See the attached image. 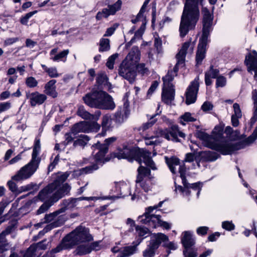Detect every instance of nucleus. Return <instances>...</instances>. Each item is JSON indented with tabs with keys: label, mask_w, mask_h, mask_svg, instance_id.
<instances>
[{
	"label": "nucleus",
	"mask_w": 257,
	"mask_h": 257,
	"mask_svg": "<svg viewBox=\"0 0 257 257\" xmlns=\"http://www.w3.org/2000/svg\"><path fill=\"white\" fill-rule=\"evenodd\" d=\"M223 128L221 125L216 126L212 135L198 131L196 135L200 139L204 145L209 148L217 151L223 155H228L234 151L241 149L240 145L234 144L229 140L222 138Z\"/></svg>",
	"instance_id": "obj_1"
},
{
	"label": "nucleus",
	"mask_w": 257,
	"mask_h": 257,
	"mask_svg": "<svg viewBox=\"0 0 257 257\" xmlns=\"http://www.w3.org/2000/svg\"><path fill=\"white\" fill-rule=\"evenodd\" d=\"M194 45L190 42L184 43L179 52L176 55L177 63L173 68V71H169L167 74L163 78L164 86L162 93V99L166 104H171L174 99L175 89L171 81L175 76L179 69L185 65L186 55L188 53L191 54L193 51Z\"/></svg>",
	"instance_id": "obj_2"
},
{
	"label": "nucleus",
	"mask_w": 257,
	"mask_h": 257,
	"mask_svg": "<svg viewBox=\"0 0 257 257\" xmlns=\"http://www.w3.org/2000/svg\"><path fill=\"white\" fill-rule=\"evenodd\" d=\"M203 0H185L179 27L180 36L184 37L189 30L195 29L200 17L198 4Z\"/></svg>",
	"instance_id": "obj_3"
},
{
	"label": "nucleus",
	"mask_w": 257,
	"mask_h": 257,
	"mask_svg": "<svg viewBox=\"0 0 257 257\" xmlns=\"http://www.w3.org/2000/svg\"><path fill=\"white\" fill-rule=\"evenodd\" d=\"M116 157L119 159H126L130 162L136 160L140 164L143 162L153 170H157L158 169L152 159L151 152L146 150L135 149L132 146L124 145L118 149Z\"/></svg>",
	"instance_id": "obj_4"
},
{
	"label": "nucleus",
	"mask_w": 257,
	"mask_h": 257,
	"mask_svg": "<svg viewBox=\"0 0 257 257\" xmlns=\"http://www.w3.org/2000/svg\"><path fill=\"white\" fill-rule=\"evenodd\" d=\"M41 151V144L39 139L36 138L30 162L22 167L17 173L13 176L12 179L20 181L31 177L38 169L41 158L39 157Z\"/></svg>",
	"instance_id": "obj_5"
},
{
	"label": "nucleus",
	"mask_w": 257,
	"mask_h": 257,
	"mask_svg": "<svg viewBox=\"0 0 257 257\" xmlns=\"http://www.w3.org/2000/svg\"><path fill=\"white\" fill-rule=\"evenodd\" d=\"M92 239V237L89 233L88 229L85 227L79 226L66 236L61 244L53 249L52 252H58L63 249L69 248L80 242L89 241Z\"/></svg>",
	"instance_id": "obj_6"
},
{
	"label": "nucleus",
	"mask_w": 257,
	"mask_h": 257,
	"mask_svg": "<svg viewBox=\"0 0 257 257\" xmlns=\"http://www.w3.org/2000/svg\"><path fill=\"white\" fill-rule=\"evenodd\" d=\"M203 13V33L199 40L198 50L196 53V61L197 65H200L205 56L206 46L208 37L212 30L213 16L209 10L206 8L202 9Z\"/></svg>",
	"instance_id": "obj_7"
},
{
	"label": "nucleus",
	"mask_w": 257,
	"mask_h": 257,
	"mask_svg": "<svg viewBox=\"0 0 257 257\" xmlns=\"http://www.w3.org/2000/svg\"><path fill=\"white\" fill-rule=\"evenodd\" d=\"M141 52L138 47H134L121 63L119 68V74L130 81L136 77V65L140 61Z\"/></svg>",
	"instance_id": "obj_8"
},
{
	"label": "nucleus",
	"mask_w": 257,
	"mask_h": 257,
	"mask_svg": "<svg viewBox=\"0 0 257 257\" xmlns=\"http://www.w3.org/2000/svg\"><path fill=\"white\" fill-rule=\"evenodd\" d=\"M83 100L91 107L103 109H113L115 104L112 97L104 91H94L86 94Z\"/></svg>",
	"instance_id": "obj_9"
},
{
	"label": "nucleus",
	"mask_w": 257,
	"mask_h": 257,
	"mask_svg": "<svg viewBox=\"0 0 257 257\" xmlns=\"http://www.w3.org/2000/svg\"><path fill=\"white\" fill-rule=\"evenodd\" d=\"M165 159L166 162L172 173L176 174L178 172L180 174V177L182 179L184 186L187 188H190V189L191 188L194 190L197 191V195L198 197L202 187L201 183H188L185 178L186 167L184 164H180L179 160L176 157H172L171 158L166 157Z\"/></svg>",
	"instance_id": "obj_10"
},
{
	"label": "nucleus",
	"mask_w": 257,
	"mask_h": 257,
	"mask_svg": "<svg viewBox=\"0 0 257 257\" xmlns=\"http://www.w3.org/2000/svg\"><path fill=\"white\" fill-rule=\"evenodd\" d=\"M69 174L67 172L58 174L55 181L47 185L39 193V197L42 200L48 199L52 193L67 180Z\"/></svg>",
	"instance_id": "obj_11"
},
{
	"label": "nucleus",
	"mask_w": 257,
	"mask_h": 257,
	"mask_svg": "<svg viewBox=\"0 0 257 257\" xmlns=\"http://www.w3.org/2000/svg\"><path fill=\"white\" fill-rule=\"evenodd\" d=\"M164 201H160L158 205L149 207L146 212L142 215L139 217L140 221L143 223L149 224L150 226L156 228L159 226L161 219L160 215L158 214H151V213L154 210L162 206Z\"/></svg>",
	"instance_id": "obj_12"
},
{
	"label": "nucleus",
	"mask_w": 257,
	"mask_h": 257,
	"mask_svg": "<svg viewBox=\"0 0 257 257\" xmlns=\"http://www.w3.org/2000/svg\"><path fill=\"white\" fill-rule=\"evenodd\" d=\"M116 140V138L114 137L109 138L105 140L104 144H100L98 142L94 146H92L94 148L93 153L94 151H96L94 155V158L97 164L104 163V162L108 161L104 158L105 154L108 152V146L109 144L115 142Z\"/></svg>",
	"instance_id": "obj_13"
},
{
	"label": "nucleus",
	"mask_w": 257,
	"mask_h": 257,
	"mask_svg": "<svg viewBox=\"0 0 257 257\" xmlns=\"http://www.w3.org/2000/svg\"><path fill=\"white\" fill-rule=\"evenodd\" d=\"M138 174L136 181L137 188L141 187L145 192H148L152 190V183L150 180L145 179V178L149 176L151 174V171L142 166H140L138 169Z\"/></svg>",
	"instance_id": "obj_14"
},
{
	"label": "nucleus",
	"mask_w": 257,
	"mask_h": 257,
	"mask_svg": "<svg viewBox=\"0 0 257 257\" xmlns=\"http://www.w3.org/2000/svg\"><path fill=\"white\" fill-rule=\"evenodd\" d=\"M199 77H196L187 89L185 101L187 105L194 103L196 101L199 87Z\"/></svg>",
	"instance_id": "obj_15"
},
{
	"label": "nucleus",
	"mask_w": 257,
	"mask_h": 257,
	"mask_svg": "<svg viewBox=\"0 0 257 257\" xmlns=\"http://www.w3.org/2000/svg\"><path fill=\"white\" fill-rule=\"evenodd\" d=\"M100 125L96 122L82 121L73 125V132L76 134L80 132L89 133L97 132L100 128Z\"/></svg>",
	"instance_id": "obj_16"
},
{
	"label": "nucleus",
	"mask_w": 257,
	"mask_h": 257,
	"mask_svg": "<svg viewBox=\"0 0 257 257\" xmlns=\"http://www.w3.org/2000/svg\"><path fill=\"white\" fill-rule=\"evenodd\" d=\"M159 135L157 136L159 137H163L168 140H172L173 141L177 142L178 136H179L181 138H184L185 137V135L180 132L177 126H173L171 127V130H160L159 131Z\"/></svg>",
	"instance_id": "obj_17"
},
{
	"label": "nucleus",
	"mask_w": 257,
	"mask_h": 257,
	"mask_svg": "<svg viewBox=\"0 0 257 257\" xmlns=\"http://www.w3.org/2000/svg\"><path fill=\"white\" fill-rule=\"evenodd\" d=\"M121 5V1L118 0L114 4L108 5L107 8L103 9L101 12L97 13L96 19L99 20L103 18H106L110 15H114L117 11L120 10Z\"/></svg>",
	"instance_id": "obj_18"
},
{
	"label": "nucleus",
	"mask_w": 257,
	"mask_h": 257,
	"mask_svg": "<svg viewBox=\"0 0 257 257\" xmlns=\"http://www.w3.org/2000/svg\"><path fill=\"white\" fill-rule=\"evenodd\" d=\"M196 166L193 165V168H199L201 162L214 161L218 157V154L211 151H201L197 153Z\"/></svg>",
	"instance_id": "obj_19"
},
{
	"label": "nucleus",
	"mask_w": 257,
	"mask_h": 257,
	"mask_svg": "<svg viewBox=\"0 0 257 257\" xmlns=\"http://www.w3.org/2000/svg\"><path fill=\"white\" fill-rule=\"evenodd\" d=\"M245 64L247 66L248 71L254 72V78L257 80V52L256 51L250 52L246 56Z\"/></svg>",
	"instance_id": "obj_20"
},
{
	"label": "nucleus",
	"mask_w": 257,
	"mask_h": 257,
	"mask_svg": "<svg viewBox=\"0 0 257 257\" xmlns=\"http://www.w3.org/2000/svg\"><path fill=\"white\" fill-rule=\"evenodd\" d=\"M71 188V186L67 183L60 184L48 198H50L52 202H56L64 196L69 194Z\"/></svg>",
	"instance_id": "obj_21"
},
{
	"label": "nucleus",
	"mask_w": 257,
	"mask_h": 257,
	"mask_svg": "<svg viewBox=\"0 0 257 257\" xmlns=\"http://www.w3.org/2000/svg\"><path fill=\"white\" fill-rule=\"evenodd\" d=\"M26 98L29 100L31 106L34 107L37 105L43 104L47 99V96L44 94L40 93L38 91L33 92H27Z\"/></svg>",
	"instance_id": "obj_22"
},
{
	"label": "nucleus",
	"mask_w": 257,
	"mask_h": 257,
	"mask_svg": "<svg viewBox=\"0 0 257 257\" xmlns=\"http://www.w3.org/2000/svg\"><path fill=\"white\" fill-rule=\"evenodd\" d=\"M58 50V48H55L51 50L50 52V59L55 62L63 61L65 62L66 61L69 50L66 49L57 53Z\"/></svg>",
	"instance_id": "obj_23"
},
{
	"label": "nucleus",
	"mask_w": 257,
	"mask_h": 257,
	"mask_svg": "<svg viewBox=\"0 0 257 257\" xmlns=\"http://www.w3.org/2000/svg\"><path fill=\"white\" fill-rule=\"evenodd\" d=\"M141 240L138 243H133V245L125 246L119 249L117 257H129L135 253L137 251V246L140 243Z\"/></svg>",
	"instance_id": "obj_24"
},
{
	"label": "nucleus",
	"mask_w": 257,
	"mask_h": 257,
	"mask_svg": "<svg viewBox=\"0 0 257 257\" xmlns=\"http://www.w3.org/2000/svg\"><path fill=\"white\" fill-rule=\"evenodd\" d=\"M115 191L120 195V197H124L131 194V186L128 183L124 182L115 183Z\"/></svg>",
	"instance_id": "obj_25"
},
{
	"label": "nucleus",
	"mask_w": 257,
	"mask_h": 257,
	"mask_svg": "<svg viewBox=\"0 0 257 257\" xmlns=\"http://www.w3.org/2000/svg\"><path fill=\"white\" fill-rule=\"evenodd\" d=\"M168 241V237L167 236L162 233H158L152 235L150 243L153 245V246L158 248L162 242L164 244L165 242Z\"/></svg>",
	"instance_id": "obj_26"
},
{
	"label": "nucleus",
	"mask_w": 257,
	"mask_h": 257,
	"mask_svg": "<svg viewBox=\"0 0 257 257\" xmlns=\"http://www.w3.org/2000/svg\"><path fill=\"white\" fill-rule=\"evenodd\" d=\"M219 72L218 69L214 68L213 66H211L209 70L205 73V82L206 85L207 86L211 85L212 83L211 79L217 78Z\"/></svg>",
	"instance_id": "obj_27"
},
{
	"label": "nucleus",
	"mask_w": 257,
	"mask_h": 257,
	"mask_svg": "<svg viewBox=\"0 0 257 257\" xmlns=\"http://www.w3.org/2000/svg\"><path fill=\"white\" fill-rule=\"evenodd\" d=\"M130 114V110L127 106L124 105L120 108L115 114L116 121L119 123L122 122L128 117Z\"/></svg>",
	"instance_id": "obj_28"
},
{
	"label": "nucleus",
	"mask_w": 257,
	"mask_h": 257,
	"mask_svg": "<svg viewBox=\"0 0 257 257\" xmlns=\"http://www.w3.org/2000/svg\"><path fill=\"white\" fill-rule=\"evenodd\" d=\"M182 243L184 248H190L195 243L192 233L189 231H185L182 238Z\"/></svg>",
	"instance_id": "obj_29"
},
{
	"label": "nucleus",
	"mask_w": 257,
	"mask_h": 257,
	"mask_svg": "<svg viewBox=\"0 0 257 257\" xmlns=\"http://www.w3.org/2000/svg\"><path fill=\"white\" fill-rule=\"evenodd\" d=\"M56 81L55 80H51L49 81L45 86V93L53 98L56 97L57 93L56 91L55 84Z\"/></svg>",
	"instance_id": "obj_30"
},
{
	"label": "nucleus",
	"mask_w": 257,
	"mask_h": 257,
	"mask_svg": "<svg viewBox=\"0 0 257 257\" xmlns=\"http://www.w3.org/2000/svg\"><path fill=\"white\" fill-rule=\"evenodd\" d=\"M96 245L93 243L90 244L88 243L79 245L76 249V253L80 255L85 254L95 249Z\"/></svg>",
	"instance_id": "obj_31"
},
{
	"label": "nucleus",
	"mask_w": 257,
	"mask_h": 257,
	"mask_svg": "<svg viewBox=\"0 0 257 257\" xmlns=\"http://www.w3.org/2000/svg\"><path fill=\"white\" fill-rule=\"evenodd\" d=\"M37 248L45 249L46 248V246L43 244V241L40 242L37 244L31 245L27 249L24 257H34L35 252Z\"/></svg>",
	"instance_id": "obj_32"
},
{
	"label": "nucleus",
	"mask_w": 257,
	"mask_h": 257,
	"mask_svg": "<svg viewBox=\"0 0 257 257\" xmlns=\"http://www.w3.org/2000/svg\"><path fill=\"white\" fill-rule=\"evenodd\" d=\"M89 141V138L87 136L81 135L74 141L73 145L74 147H84L88 143Z\"/></svg>",
	"instance_id": "obj_33"
},
{
	"label": "nucleus",
	"mask_w": 257,
	"mask_h": 257,
	"mask_svg": "<svg viewBox=\"0 0 257 257\" xmlns=\"http://www.w3.org/2000/svg\"><path fill=\"white\" fill-rule=\"evenodd\" d=\"M13 228V226H9L0 234V248H2L6 245V240L5 236L11 232Z\"/></svg>",
	"instance_id": "obj_34"
},
{
	"label": "nucleus",
	"mask_w": 257,
	"mask_h": 257,
	"mask_svg": "<svg viewBox=\"0 0 257 257\" xmlns=\"http://www.w3.org/2000/svg\"><path fill=\"white\" fill-rule=\"evenodd\" d=\"M110 41L107 38H101L99 41V52H105L110 50Z\"/></svg>",
	"instance_id": "obj_35"
},
{
	"label": "nucleus",
	"mask_w": 257,
	"mask_h": 257,
	"mask_svg": "<svg viewBox=\"0 0 257 257\" xmlns=\"http://www.w3.org/2000/svg\"><path fill=\"white\" fill-rule=\"evenodd\" d=\"M58 220L57 222H54L52 224H50L46 227L43 230V233L42 234H43L44 233L47 232L48 230L51 229L52 228L57 227L59 226L60 224L64 223L65 221V219H64V216L63 215L59 216Z\"/></svg>",
	"instance_id": "obj_36"
},
{
	"label": "nucleus",
	"mask_w": 257,
	"mask_h": 257,
	"mask_svg": "<svg viewBox=\"0 0 257 257\" xmlns=\"http://www.w3.org/2000/svg\"><path fill=\"white\" fill-rule=\"evenodd\" d=\"M38 198L42 201H44V200H46L48 202H46L45 203H44V204H43L39 208V209L37 210V214H42V213H44L45 212H46V211H47L48 210V209L50 208V207L51 206H52L53 205V204L54 203V202H52V201L51 200V199L50 198H48V199H44V200H42L38 196Z\"/></svg>",
	"instance_id": "obj_37"
},
{
	"label": "nucleus",
	"mask_w": 257,
	"mask_h": 257,
	"mask_svg": "<svg viewBox=\"0 0 257 257\" xmlns=\"http://www.w3.org/2000/svg\"><path fill=\"white\" fill-rule=\"evenodd\" d=\"M41 66L43 70L47 73L50 77L56 78L60 76V74L58 73L57 68L56 67L48 68L44 64H42Z\"/></svg>",
	"instance_id": "obj_38"
},
{
	"label": "nucleus",
	"mask_w": 257,
	"mask_h": 257,
	"mask_svg": "<svg viewBox=\"0 0 257 257\" xmlns=\"http://www.w3.org/2000/svg\"><path fill=\"white\" fill-rule=\"evenodd\" d=\"M97 82L99 85H104V86H107L108 88H109L110 86V84L108 81V78L105 74L103 73H100L98 74L97 77Z\"/></svg>",
	"instance_id": "obj_39"
},
{
	"label": "nucleus",
	"mask_w": 257,
	"mask_h": 257,
	"mask_svg": "<svg viewBox=\"0 0 257 257\" xmlns=\"http://www.w3.org/2000/svg\"><path fill=\"white\" fill-rule=\"evenodd\" d=\"M79 201V198H71L67 200H64L63 201L62 205L65 206L67 210L72 209L76 206V202Z\"/></svg>",
	"instance_id": "obj_40"
},
{
	"label": "nucleus",
	"mask_w": 257,
	"mask_h": 257,
	"mask_svg": "<svg viewBox=\"0 0 257 257\" xmlns=\"http://www.w3.org/2000/svg\"><path fill=\"white\" fill-rule=\"evenodd\" d=\"M196 120V118L193 117L189 112H186L184 115L180 117V123L183 125H185L184 122H192Z\"/></svg>",
	"instance_id": "obj_41"
},
{
	"label": "nucleus",
	"mask_w": 257,
	"mask_h": 257,
	"mask_svg": "<svg viewBox=\"0 0 257 257\" xmlns=\"http://www.w3.org/2000/svg\"><path fill=\"white\" fill-rule=\"evenodd\" d=\"M151 0H145L144 2L143 5L142 6L140 12L137 15V17L136 18V19L134 21H133V23H135L136 21H141L142 19L144 18V15L143 14L145 12L146 8L147 7L148 4L150 2Z\"/></svg>",
	"instance_id": "obj_42"
},
{
	"label": "nucleus",
	"mask_w": 257,
	"mask_h": 257,
	"mask_svg": "<svg viewBox=\"0 0 257 257\" xmlns=\"http://www.w3.org/2000/svg\"><path fill=\"white\" fill-rule=\"evenodd\" d=\"M112 119L109 115L106 114L103 116L102 126L103 128L107 129L111 126Z\"/></svg>",
	"instance_id": "obj_43"
},
{
	"label": "nucleus",
	"mask_w": 257,
	"mask_h": 257,
	"mask_svg": "<svg viewBox=\"0 0 257 257\" xmlns=\"http://www.w3.org/2000/svg\"><path fill=\"white\" fill-rule=\"evenodd\" d=\"M136 232L139 236L146 237L149 233L148 228L141 226H135Z\"/></svg>",
	"instance_id": "obj_44"
},
{
	"label": "nucleus",
	"mask_w": 257,
	"mask_h": 257,
	"mask_svg": "<svg viewBox=\"0 0 257 257\" xmlns=\"http://www.w3.org/2000/svg\"><path fill=\"white\" fill-rule=\"evenodd\" d=\"M77 113L78 115L84 119L91 118V115L84 109V106L79 107Z\"/></svg>",
	"instance_id": "obj_45"
},
{
	"label": "nucleus",
	"mask_w": 257,
	"mask_h": 257,
	"mask_svg": "<svg viewBox=\"0 0 257 257\" xmlns=\"http://www.w3.org/2000/svg\"><path fill=\"white\" fill-rule=\"evenodd\" d=\"M174 183L175 186V191L176 192L179 191L181 193L183 196H189L190 194V192L189 191L190 188H186L184 187V188H182L181 186L177 185L176 183V180H174Z\"/></svg>",
	"instance_id": "obj_46"
},
{
	"label": "nucleus",
	"mask_w": 257,
	"mask_h": 257,
	"mask_svg": "<svg viewBox=\"0 0 257 257\" xmlns=\"http://www.w3.org/2000/svg\"><path fill=\"white\" fill-rule=\"evenodd\" d=\"M157 248L153 246V245L150 243L148 247L144 251L143 255L144 257H152L155 254V251Z\"/></svg>",
	"instance_id": "obj_47"
},
{
	"label": "nucleus",
	"mask_w": 257,
	"mask_h": 257,
	"mask_svg": "<svg viewBox=\"0 0 257 257\" xmlns=\"http://www.w3.org/2000/svg\"><path fill=\"white\" fill-rule=\"evenodd\" d=\"M98 168L97 165L94 164L91 166L86 167L79 170L80 174H87L92 173L94 171Z\"/></svg>",
	"instance_id": "obj_48"
},
{
	"label": "nucleus",
	"mask_w": 257,
	"mask_h": 257,
	"mask_svg": "<svg viewBox=\"0 0 257 257\" xmlns=\"http://www.w3.org/2000/svg\"><path fill=\"white\" fill-rule=\"evenodd\" d=\"M118 56V54L115 53L114 54L112 55L108 58L106 65L109 69H112L113 68V65L114 64V62L115 60L117 58Z\"/></svg>",
	"instance_id": "obj_49"
},
{
	"label": "nucleus",
	"mask_w": 257,
	"mask_h": 257,
	"mask_svg": "<svg viewBox=\"0 0 257 257\" xmlns=\"http://www.w3.org/2000/svg\"><path fill=\"white\" fill-rule=\"evenodd\" d=\"M196 157L197 153L195 154L188 153L186 155L185 161L187 162H193V165L194 164L196 166ZM192 168L194 169L193 166H192Z\"/></svg>",
	"instance_id": "obj_50"
},
{
	"label": "nucleus",
	"mask_w": 257,
	"mask_h": 257,
	"mask_svg": "<svg viewBox=\"0 0 257 257\" xmlns=\"http://www.w3.org/2000/svg\"><path fill=\"white\" fill-rule=\"evenodd\" d=\"M26 84L30 88H33L37 86L38 81L33 77H29L26 79Z\"/></svg>",
	"instance_id": "obj_51"
},
{
	"label": "nucleus",
	"mask_w": 257,
	"mask_h": 257,
	"mask_svg": "<svg viewBox=\"0 0 257 257\" xmlns=\"http://www.w3.org/2000/svg\"><path fill=\"white\" fill-rule=\"evenodd\" d=\"M222 227L227 230V231H231L234 229L235 225L233 223L232 221H224L222 222Z\"/></svg>",
	"instance_id": "obj_52"
},
{
	"label": "nucleus",
	"mask_w": 257,
	"mask_h": 257,
	"mask_svg": "<svg viewBox=\"0 0 257 257\" xmlns=\"http://www.w3.org/2000/svg\"><path fill=\"white\" fill-rule=\"evenodd\" d=\"M37 13V11H34L27 13L21 18L20 22L23 25H26L28 22L29 19Z\"/></svg>",
	"instance_id": "obj_53"
},
{
	"label": "nucleus",
	"mask_w": 257,
	"mask_h": 257,
	"mask_svg": "<svg viewBox=\"0 0 257 257\" xmlns=\"http://www.w3.org/2000/svg\"><path fill=\"white\" fill-rule=\"evenodd\" d=\"M226 84V79L223 76H219L216 78V87H224Z\"/></svg>",
	"instance_id": "obj_54"
},
{
	"label": "nucleus",
	"mask_w": 257,
	"mask_h": 257,
	"mask_svg": "<svg viewBox=\"0 0 257 257\" xmlns=\"http://www.w3.org/2000/svg\"><path fill=\"white\" fill-rule=\"evenodd\" d=\"M136 68L143 75H147L149 73V69L145 66V64L144 63L137 64Z\"/></svg>",
	"instance_id": "obj_55"
},
{
	"label": "nucleus",
	"mask_w": 257,
	"mask_h": 257,
	"mask_svg": "<svg viewBox=\"0 0 257 257\" xmlns=\"http://www.w3.org/2000/svg\"><path fill=\"white\" fill-rule=\"evenodd\" d=\"M184 257H196L197 253L194 250L190 248H185L183 251Z\"/></svg>",
	"instance_id": "obj_56"
},
{
	"label": "nucleus",
	"mask_w": 257,
	"mask_h": 257,
	"mask_svg": "<svg viewBox=\"0 0 257 257\" xmlns=\"http://www.w3.org/2000/svg\"><path fill=\"white\" fill-rule=\"evenodd\" d=\"M145 143L147 145H157L159 143L156 137H148L146 138Z\"/></svg>",
	"instance_id": "obj_57"
},
{
	"label": "nucleus",
	"mask_w": 257,
	"mask_h": 257,
	"mask_svg": "<svg viewBox=\"0 0 257 257\" xmlns=\"http://www.w3.org/2000/svg\"><path fill=\"white\" fill-rule=\"evenodd\" d=\"M233 108L234 110V114L232 115L237 116L238 117H241L242 116V113L239 104L237 103H234L233 105Z\"/></svg>",
	"instance_id": "obj_58"
},
{
	"label": "nucleus",
	"mask_w": 257,
	"mask_h": 257,
	"mask_svg": "<svg viewBox=\"0 0 257 257\" xmlns=\"http://www.w3.org/2000/svg\"><path fill=\"white\" fill-rule=\"evenodd\" d=\"M118 27V25L117 24H114L112 27L108 28L107 29L104 35V37H109L111 36L114 32L115 30Z\"/></svg>",
	"instance_id": "obj_59"
},
{
	"label": "nucleus",
	"mask_w": 257,
	"mask_h": 257,
	"mask_svg": "<svg viewBox=\"0 0 257 257\" xmlns=\"http://www.w3.org/2000/svg\"><path fill=\"white\" fill-rule=\"evenodd\" d=\"M213 108V104L209 101L204 102L201 106L202 110L205 112L212 110Z\"/></svg>",
	"instance_id": "obj_60"
},
{
	"label": "nucleus",
	"mask_w": 257,
	"mask_h": 257,
	"mask_svg": "<svg viewBox=\"0 0 257 257\" xmlns=\"http://www.w3.org/2000/svg\"><path fill=\"white\" fill-rule=\"evenodd\" d=\"M57 216V215L55 212L49 214H46L44 218L45 220L44 221V222L47 223L51 222L54 220Z\"/></svg>",
	"instance_id": "obj_61"
},
{
	"label": "nucleus",
	"mask_w": 257,
	"mask_h": 257,
	"mask_svg": "<svg viewBox=\"0 0 257 257\" xmlns=\"http://www.w3.org/2000/svg\"><path fill=\"white\" fill-rule=\"evenodd\" d=\"M145 29V24H143L140 28L135 33V36L133 39L135 40L136 38H140L142 37Z\"/></svg>",
	"instance_id": "obj_62"
},
{
	"label": "nucleus",
	"mask_w": 257,
	"mask_h": 257,
	"mask_svg": "<svg viewBox=\"0 0 257 257\" xmlns=\"http://www.w3.org/2000/svg\"><path fill=\"white\" fill-rule=\"evenodd\" d=\"M59 161V155H57L55 157L54 160L51 164L49 165L48 170L49 172L52 171L54 168L55 167L56 165L58 164Z\"/></svg>",
	"instance_id": "obj_63"
},
{
	"label": "nucleus",
	"mask_w": 257,
	"mask_h": 257,
	"mask_svg": "<svg viewBox=\"0 0 257 257\" xmlns=\"http://www.w3.org/2000/svg\"><path fill=\"white\" fill-rule=\"evenodd\" d=\"M19 41L18 38H9L6 39L4 43V46L5 47L11 45Z\"/></svg>",
	"instance_id": "obj_64"
}]
</instances>
